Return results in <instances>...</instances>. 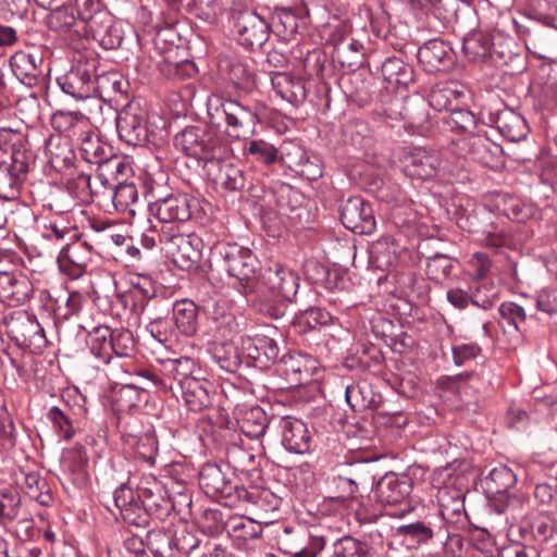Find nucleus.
<instances>
[{"label":"nucleus","instance_id":"obj_1","mask_svg":"<svg viewBox=\"0 0 557 557\" xmlns=\"http://www.w3.org/2000/svg\"><path fill=\"white\" fill-rule=\"evenodd\" d=\"M160 242L163 243L166 253L172 258L173 263L184 271H191L199 268L203 242L196 234H173L162 232Z\"/></svg>","mask_w":557,"mask_h":557},{"label":"nucleus","instance_id":"obj_2","mask_svg":"<svg viewBox=\"0 0 557 557\" xmlns=\"http://www.w3.org/2000/svg\"><path fill=\"white\" fill-rule=\"evenodd\" d=\"M215 110H221L225 117L226 133L234 139H246L256 132L260 122L258 111L250 109L231 98H216Z\"/></svg>","mask_w":557,"mask_h":557},{"label":"nucleus","instance_id":"obj_3","mask_svg":"<svg viewBox=\"0 0 557 557\" xmlns=\"http://www.w3.org/2000/svg\"><path fill=\"white\" fill-rule=\"evenodd\" d=\"M83 20L87 21L89 30L106 49H114L122 42L120 32L112 25V20L103 12H98V0H75Z\"/></svg>","mask_w":557,"mask_h":557},{"label":"nucleus","instance_id":"obj_4","mask_svg":"<svg viewBox=\"0 0 557 557\" xmlns=\"http://www.w3.org/2000/svg\"><path fill=\"white\" fill-rule=\"evenodd\" d=\"M412 488L411 480L406 475L386 473L376 484L374 495L376 500L383 506L400 505L398 511H388L389 516L403 517L411 510L407 503Z\"/></svg>","mask_w":557,"mask_h":557},{"label":"nucleus","instance_id":"obj_5","mask_svg":"<svg viewBox=\"0 0 557 557\" xmlns=\"http://www.w3.org/2000/svg\"><path fill=\"white\" fill-rule=\"evenodd\" d=\"M280 537V549L292 557H317L326 545L325 537L317 530H292L286 528Z\"/></svg>","mask_w":557,"mask_h":557},{"label":"nucleus","instance_id":"obj_6","mask_svg":"<svg viewBox=\"0 0 557 557\" xmlns=\"http://www.w3.org/2000/svg\"><path fill=\"white\" fill-rule=\"evenodd\" d=\"M227 273L237 278L244 286L250 287L256 278L258 260L249 249L236 245L219 247Z\"/></svg>","mask_w":557,"mask_h":557},{"label":"nucleus","instance_id":"obj_7","mask_svg":"<svg viewBox=\"0 0 557 557\" xmlns=\"http://www.w3.org/2000/svg\"><path fill=\"white\" fill-rule=\"evenodd\" d=\"M400 162L407 176L420 180L434 177L441 166L440 154L423 147L406 149L400 157Z\"/></svg>","mask_w":557,"mask_h":557},{"label":"nucleus","instance_id":"obj_8","mask_svg":"<svg viewBox=\"0 0 557 557\" xmlns=\"http://www.w3.org/2000/svg\"><path fill=\"white\" fill-rule=\"evenodd\" d=\"M343 225L358 234H370L375 228V219L371 206L361 197H351L341 210Z\"/></svg>","mask_w":557,"mask_h":557},{"label":"nucleus","instance_id":"obj_9","mask_svg":"<svg viewBox=\"0 0 557 557\" xmlns=\"http://www.w3.org/2000/svg\"><path fill=\"white\" fill-rule=\"evenodd\" d=\"M263 285L275 296L290 301L298 292L299 277L290 269L274 264L262 274Z\"/></svg>","mask_w":557,"mask_h":557},{"label":"nucleus","instance_id":"obj_10","mask_svg":"<svg viewBox=\"0 0 557 557\" xmlns=\"http://www.w3.org/2000/svg\"><path fill=\"white\" fill-rule=\"evenodd\" d=\"M174 146L186 156L203 159L207 158L215 144L210 133L199 127L190 126L175 136Z\"/></svg>","mask_w":557,"mask_h":557},{"label":"nucleus","instance_id":"obj_11","mask_svg":"<svg viewBox=\"0 0 557 557\" xmlns=\"http://www.w3.org/2000/svg\"><path fill=\"white\" fill-rule=\"evenodd\" d=\"M282 445L290 453L305 454L310 448L311 435L307 424L297 418L283 417L280 420Z\"/></svg>","mask_w":557,"mask_h":557},{"label":"nucleus","instance_id":"obj_12","mask_svg":"<svg viewBox=\"0 0 557 557\" xmlns=\"http://www.w3.org/2000/svg\"><path fill=\"white\" fill-rule=\"evenodd\" d=\"M457 145L460 153L485 166H494L500 154V148L497 145L480 135L467 134L458 140Z\"/></svg>","mask_w":557,"mask_h":557},{"label":"nucleus","instance_id":"obj_13","mask_svg":"<svg viewBox=\"0 0 557 557\" xmlns=\"http://www.w3.org/2000/svg\"><path fill=\"white\" fill-rule=\"evenodd\" d=\"M150 210L162 223L185 222L191 216L189 199L181 194L156 200Z\"/></svg>","mask_w":557,"mask_h":557},{"label":"nucleus","instance_id":"obj_14","mask_svg":"<svg viewBox=\"0 0 557 557\" xmlns=\"http://www.w3.org/2000/svg\"><path fill=\"white\" fill-rule=\"evenodd\" d=\"M240 41L249 47H261L269 38V24L255 12H243L236 22Z\"/></svg>","mask_w":557,"mask_h":557},{"label":"nucleus","instance_id":"obj_15","mask_svg":"<svg viewBox=\"0 0 557 557\" xmlns=\"http://www.w3.org/2000/svg\"><path fill=\"white\" fill-rule=\"evenodd\" d=\"M206 168L212 181L226 190H240L245 186L243 171L228 160L210 159Z\"/></svg>","mask_w":557,"mask_h":557},{"label":"nucleus","instance_id":"obj_16","mask_svg":"<svg viewBox=\"0 0 557 557\" xmlns=\"http://www.w3.org/2000/svg\"><path fill=\"white\" fill-rule=\"evenodd\" d=\"M418 59L429 73L443 71L453 62L450 47L440 39L430 40L420 47Z\"/></svg>","mask_w":557,"mask_h":557},{"label":"nucleus","instance_id":"obj_17","mask_svg":"<svg viewBox=\"0 0 557 557\" xmlns=\"http://www.w3.org/2000/svg\"><path fill=\"white\" fill-rule=\"evenodd\" d=\"M116 128L120 138L126 144L137 146L147 138V128L144 115L132 109L123 110L116 119Z\"/></svg>","mask_w":557,"mask_h":557},{"label":"nucleus","instance_id":"obj_18","mask_svg":"<svg viewBox=\"0 0 557 557\" xmlns=\"http://www.w3.org/2000/svg\"><path fill=\"white\" fill-rule=\"evenodd\" d=\"M86 182L91 193L111 198L112 203L117 211L129 213L135 212L132 206L135 205L138 199V191L133 183L117 182V185L114 184L112 188L107 186L108 189H94L89 177L86 178Z\"/></svg>","mask_w":557,"mask_h":557},{"label":"nucleus","instance_id":"obj_19","mask_svg":"<svg viewBox=\"0 0 557 557\" xmlns=\"http://www.w3.org/2000/svg\"><path fill=\"white\" fill-rule=\"evenodd\" d=\"M315 370V360L301 354L293 352L282 359V372L294 385L309 381Z\"/></svg>","mask_w":557,"mask_h":557},{"label":"nucleus","instance_id":"obj_20","mask_svg":"<svg viewBox=\"0 0 557 557\" xmlns=\"http://www.w3.org/2000/svg\"><path fill=\"white\" fill-rule=\"evenodd\" d=\"M210 383L205 380H188L178 388L181 398L190 411L199 412L211 405Z\"/></svg>","mask_w":557,"mask_h":557},{"label":"nucleus","instance_id":"obj_21","mask_svg":"<svg viewBox=\"0 0 557 557\" xmlns=\"http://www.w3.org/2000/svg\"><path fill=\"white\" fill-rule=\"evenodd\" d=\"M51 124L54 129L65 135L64 138H81L89 128V119L79 112L58 111L51 117Z\"/></svg>","mask_w":557,"mask_h":557},{"label":"nucleus","instance_id":"obj_22","mask_svg":"<svg viewBox=\"0 0 557 557\" xmlns=\"http://www.w3.org/2000/svg\"><path fill=\"white\" fill-rule=\"evenodd\" d=\"M30 290L25 277H16L10 273L0 274V301L18 306L28 299Z\"/></svg>","mask_w":557,"mask_h":557},{"label":"nucleus","instance_id":"obj_23","mask_svg":"<svg viewBox=\"0 0 557 557\" xmlns=\"http://www.w3.org/2000/svg\"><path fill=\"white\" fill-rule=\"evenodd\" d=\"M382 75L386 88L398 91L413 81V70L398 58H388L382 64Z\"/></svg>","mask_w":557,"mask_h":557},{"label":"nucleus","instance_id":"obj_24","mask_svg":"<svg viewBox=\"0 0 557 557\" xmlns=\"http://www.w3.org/2000/svg\"><path fill=\"white\" fill-rule=\"evenodd\" d=\"M15 482L20 488L32 499L41 505H48L51 496L47 490V482L36 471L20 469L15 473Z\"/></svg>","mask_w":557,"mask_h":557},{"label":"nucleus","instance_id":"obj_25","mask_svg":"<svg viewBox=\"0 0 557 557\" xmlns=\"http://www.w3.org/2000/svg\"><path fill=\"white\" fill-rule=\"evenodd\" d=\"M46 154L50 165L62 172L69 169L74 161V151L67 138L51 136L46 144Z\"/></svg>","mask_w":557,"mask_h":557},{"label":"nucleus","instance_id":"obj_26","mask_svg":"<svg viewBox=\"0 0 557 557\" xmlns=\"http://www.w3.org/2000/svg\"><path fill=\"white\" fill-rule=\"evenodd\" d=\"M496 125L499 133L510 141H520L524 139L529 133L524 117L509 109L499 112Z\"/></svg>","mask_w":557,"mask_h":557},{"label":"nucleus","instance_id":"obj_27","mask_svg":"<svg viewBox=\"0 0 557 557\" xmlns=\"http://www.w3.org/2000/svg\"><path fill=\"white\" fill-rule=\"evenodd\" d=\"M138 498L148 510L165 508L169 505V497L164 486L154 478H145L140 481Z\"/></svg>","mask_w":557,"mask_h":557},{"label":"nucleus","instance_id":"obj_28","mask_svg":"<svg viewBox=\"0 0 557 557\" xmlns=\"http://www.w3.org/2000/svg\"><path fill=\"white\" fill-rule=\"evenodd\" d=\"M127 170L125 162L111 153L98 166L94 184L96 185L98 181L102 188L108 189L107 186L112 188L114 184L117 185V182H121L120 178L125 176Z\"/></svg>","mask_w":557,"mask_h":557},{"label":"nucleus","instance_id":"obj_29","mask_svg":"<svg viewBox=\"0 0 557 557\" xmlns=\"http://www.w3.org/2000/svg\"><path fill=\"white\" fill-rule=\"evenodd\" d=\"M81 144V153L82 157L89 163L97 164L100 163L111 154V147L100 140V138L95 135L90 127L84 132V135L81 138H76Z\"/></svg>","mask_w":557,"mask_h":557},{"label":"nucleus","instance_id":"obj_30","mask_svg":"<svg viewBox=\"0 0 557 557\" xmlns=\"http://www.w3.org/2000/svg\"><path fill=\"white\" fill-rule=\"evenodd\" d=\"M112 331L106 325L94 327L88 333L87 344L94 356L108 363L113 356Z\"/></svg>","mask_w":557,"mask_h":557},{"label":"nucleus","instance_id":"obj_31","mask_svg":"<svg viewBox=\"0 0 557 557\" xmlns=\"http://www.w3.org/2000/svg\"><path fill=\"white\" fill-rule=\"evenodd\" d=\"M199 480L207 494L221 496L231 494L232 484L216 466L208 465L203 467Z\"/></svg>","mask_w":557,"mask_h":557},{"label":"nucleus","instance_id":"obj_32","mask_svg":"<svg viewBox=\"0 0 557 557\" xmlns=\"http://www.w3.org/2000/svg\"><path fill=\"white\" fill-rule=\"evenodd\" d=\"M276 94L284 100L294 103L306 98V89L300 81L285 73H276L271 77Z\"/></svg>","mask_w":557,"mask_h":557},{"label":"nucleus","instance_id":"obj_33","mask_svg":"<svg viewBox=\"0 0 557 557\" xmlns=\"http://www.w3.org/2000/svg\"><path fill=\"white\" fill-rule=\"evenodd\" d=\"M173 320L182 334L191 336L197 332V306L190 300L177 301L173 307Z\"/></svg>","mask_w":557,"mask_h":557},{"label":"nucleus","instance_id":"obj_34","mask_svg":"<svg viewBox=\"0 0 557 557\" xmlns=\"http://www.w3.org/2000/svg\"><path fill=\"white\" fill-rule=\"evenodd\" d=\"M163 371L166 376L177 382L178 388L188 380H198L194 375L197 371V364L189 357L166 360L163 364Z\"/></svg>","mask_w":557,"mask_h":557},{"label":"nucleus","instance_id":"obj_35","mask_svg":"<svg viewBox=\"0 0 557 557\" xmlns=\"http://www.w3.org/2000/svg\"><path fill=\"white\" fill-rule=\"evenodd\" d=\"M492 38L483 32H474L463 40L462 49L469 60L484 61L491 54Z\"/></svg>","mask_w":557,"mask_h":557},{"label":"nucleus","instance_id":"obj_36","mask_svg":"<svg viewBox=\"0 0 557 557\" xmlns=\"http://www.w3.org/2000/svg\"><path fill=\"white\" fill-rule=\"evenodd\" d=\"M239 426L246 436L259 438L265 433L268 416L260 407H252L243 414Z\"/></svg>","mask_w":557,"mask_h":557},{"label":"nucleus","instance_id":"obj_37","mask_svg":"<svg viewBox=\"0 0 557 557\" xmlns=\"http://www.w3.org/2000/svg\"><path fill=\"white\" fill-rule=\"evenodd\" d=\"M10 65L14 75L23 83L32 84L39 71L36 64V58L24 51L15 52L10 59Z\"/></svg>","mask_w":557,"mask_h":557},{"label":"nucleus","instance_id":"obj_38","mask_svg":"<svg viewBox=\"0 0 557 557\" xmlns=\"http://www.w3.org/2000/svg\"><path fill=\"white\" fill-rule=\"evenodd\" d=\"M125 443L134 448L139 458L153 463L158 450V442L151 432L147 431L138 436L127 433L125 434Z\"/></svg>","mask_w":557,"mask_h":557},{"label":"nucleus","instance_id":"obj_39","mask_svg":"<svg viewBox=\"0 0 557 557\" xmlns=\"http://www.w3.org/2000/svg\"><path fill=\"white\" fill-rule=\"evenodd\" d=\"M64 92L76 99L90 98L94 92V86L90 76L86 73L71 72L61 84Z\"/></svg>","mask_w":557,"mask_h":557},{"label":"nucleus","instance_id":"obj_40","mask_svg":"<svg viewBox=\"0 0 557 557\" xmlns=\"http://www.w3.org/2000/svg\"><path fill=\"white\" fill-rule=\"evenodd\" d=\"M248 350L249 356L260 362L274 361L280 354L276 342L265 335H256L251 338Z\"/></svg>","mask_w":557,"mask_h":557},{"label":"nucleus","instance_id":"obj_41","mask_svg":"<svg viewBox=\"0 0 557 557\" xmlns=\"http://www.w3.org/2000/svg\"><path fill=\"white\" fill-rule=\"evenodd\" d=\"M262 527L249 518H234L228 522V533L234 541L246 542L259 537Z\"/></svg>","mask_w":557,"mask_h":557},{"label":"nucleus","instance_id":"obj_42","mask_svg":"<svg viewBox=\"0 0 557 557\" xmlns=\"http://www.w3.org/2000/svg\"><path fill=\"white\" fill-rule=\"evenodd\" d=\"M463 96V91L450 86H436L429 95V104L436 111L451 110L453 102Z\"/></svg>","mask_w":557,"mask_h":557},{"label":"nucleus","instance_id":"obj_43","mask_svg":"<svg viewBox=\"0 0 557 557\" xmlns=\"http://www.w3.org/2000/svg\"><path fill=\"white\" fill-rule=\"evenodd\" d=\"M76 13L74 8L62 5L51 11L47 17L50 29L59 33H67L76 24Z\"/></svg>","mask_w":557,"mask_h":557},{"label":"nucleus","instance_id":"obj_44","mask_svg":"<svg viewBox=\"0 0 557 557\" xmlns=\"http://www.w3.org/2000/svg\"><path fill=\"white\" fill-rule=\"evenodd\" d=\"M332 557H372L366 543L354 537L345 536L334 544Z\"/></svg>","mask_w":557,"mask_h":557},{"label":"nucleus","instance_id":"obj_45","mask_svg":"<svg viewBox=\"0 0 557 557\" xmlns=\"http://www.w3.org/2000/svg\"><path fill=\"white\" fill-rule=\"evenodd\" d=\"M498 311L500 314L499 324L505 331L507 326L513 331H518L519 325L527 319L524 309L515 302L502 304Z\"/></svg>","mask_w":557,"mask_h":557},{"label":"nucleus","instance_id":"obj_46","mask_svg":"<svg viewBox=\"0 0 557 557\" xmlns=\"http://www.w3.org/2000/svg\"><path fill=\"white\" fill-rule=\"evenodd\" d=\"M62 256L78 270L83 271L91 259V248L86 243L76 242L69 245L62 251Z\"/></svg>","mask_w":557,"mask_h":557},{"label":"nucleus","instance_id":"obj_47","mask_svg":"<svg viewBox=\"0 0 557 557\" xmlns=\"http://www.w3.org/2000/svg\"><path fill=\"white\" fill-rule=\"evenodd\" d=\"M48 418L52 422L57 433L66 441H70L75 435L73 420L70 414L59 407L50 408Z\"/></svg>","mask_w":557,"mask_h":557},{"label":"nucleus","instance_id":"obj_48","mask_svg":"<svg viewBox=\"0 0 557 557\" xmlns=\"http://www.w3.org/2000/svg\"><path fill=\"white\" fill-rule=\"evenodd\" d=\"M147 547L156 557H166L171 552L173 539L170 534L161 530H152L148 532Z\"/></svg>","mask_w":557,"mask_h":557},{"label":"nucleus","instance_id":"obj_49","mask_svg":"<svg viewBox=\"0 0 557 557\" xmlns=\"http://www.w3.org/2000/svg\"><path fill=\"white\" fill-rule=\"evenodd\" d=\"M499 298V290L493 284L483 283L472 294L471 304L487 310L494 306Z\"/></svg>","mask_w":557,"mask_h":557},{"label":"nucleus","instance_id":"obj_50","mask_svg":"<svg viewBox=\"0 0 557 557\" xmlns=\"http://www.w3.org/2000/svg\"><path fill=\"white\" fill-rule=\"evenodd\" d=\"M21 498L13 491L0 492V521L7 522L16 518Z\"/></svg>","mask_w":557,"mask_h":557},{"label":"nucleus","instance_id":"obj_51","mask_svg":"<svg viewBox=\"0 0 557 557\" xmlns=\"http://www.w3.org/2000/svg\"><path fill=\"white\" fill-rule=\"evenodd\" d=\"M247 151L257 158L260 162L265 164H272L276 161L277 149L264 141V140H252L247 147Z\"/></svg>","mask_w":557,"mask_h":557},{"label":"nucleus","instance_id":"obj_52","mask_svg":"<svg viewBox=\"0 0 557 557\" xmlns=\"http://www.w3.org/2000/svg\"><path fill=\"white\" fill-rule=\"evenodd\" d=\"M143 392L134 385L122 386L116 393V406L120 410H128L138 406L141 401Z\"/></svg>","mask_w":557,"mask_h":557},{"label":"nucleus","instance_id":"obj_53","mask_svg":"<svg viewBox=\"0 0 557 557\" xmlns=\"http://www.w3.org/2000/svg\"><path fill=\"white\" fill-rule=\"evenodd\" d=\"M448 123L453 128L461 129L468 134H472L475 127V116L468 110L453 108L450 110Z\"/></svg>","mask_w":557,"mask_h":557},{"label":"nucleus","instance_id":"obj_54","mask_svg":"<svg viewBox=\"0 0 557 557\" xmlns=\"http://www.w3.org/2000/svg\"><path fill=\"white\" fill-rule=\"evenodd\" d=\"M18 182V176L10 171L9 165L0 164V197L14 198Z\"/></svg>","mask_w":557,"mask_h":557},{"label":"nucleus","instance_id":"obj_55","mask_svg":"<svg viewBox=\"0 0 557 557\" xmlns=\"http://www.w3.org/2000/svg\"><path fill=\"white\" fill-rule=\"evenodd\" d=\"M87 462L83 447H75L63 454L62 466L69 472H79Z\"/></svg>","mask_w":557,"mask_h":557},{"label":"nucleus","instance_id":"obj_56","mask_svg":"<svg viewBox=\"0 0 557 557\" xmlns=\"http://www.w3.org/2000/svg\"><path fill=\"white\" fill-rule=\"evenodd\" d=\"M173 539L174 546L182 553L189 554L193 550H195L200 541L196 536V534L186 528H183L182 530H178L175 532V535Z\"/></svg>","mask_w":557,"mask_h":557},{"label":"nucleus","instance_id":"obj_57","mask_svg":"<svg viewBox=\"0 0 557 557\" xmlns=\"http://www.w3.org/2000/svg\"><path fill=\"white\" fill-rule=\"evenodd\" d=\"M24 141V136L21 132L12 128H0V149L8 152L18 151Z\"/></svg>","mask_w":557,"mask_h":557},{"label":"nucleus","instance_id":"obj_58","mask_svg":"<svg viewBox=\"0 0 557 557\" xmlns=\"http://www.w3.org/2000/svg\"><path fill=\"white\" fill-rule=\"evenodd\" d=\"M536 306L539 310L554 314L557 313V289L543 288L539 292L536 298Z\"/></svg>","mask_w":557,"mask_h":557},{"label":"nucleus","instance_id":"obj_59","mask_svg":"<svg viewBox=\"0 0 557 557\" xmlns=\"http://www.w3.org/2000/svg\"><path fill=\"white\" fill-rule=\"evenodd\" d=\"M113 355L117 357L128 356L134 348L133 336L127 331L112 333Z\"/></svg>","mask_w":557,"mask_h":557},{"label":"nucleus","instance_id":"obj_60","mask_svg":"<svg viewBox=\"0 0 557 557\" xmlns=\"http://www.w3.org/2000/svg\"><path fill=\"white\" fill-rule=\"evenodd\" d=\"M114 503L122 512L134 511L137 507L134 492L131 487L121 486L114 492Z\"/></svg>","mask_w":557,"mask_h":557},{"label":"nucleus","instance_id":"obj_61","mask_svg":"<svg viewBox=\"0 0 557 557\" xmlns=\"http://www.w3.org/2000/svg\"><path fill=\"white\" fill-rule=\"evenodd\" d=\"M398 532L400 534L410 535L419 542L428 541L433 535L432 530L421 522L400 525Z\"/></svg>","mask_w":557,"mask_h":557},{"label":"nucleus","instance_id":"obj_62","mask_svg":"<svg viewBox=\"0 0 557 557\" xmlns=\"http://www.w3.org/2000/svg\"><path fill=\"white\" fill-rule=\"evenodd\" d=\"M480 352V347L475 344H462L453 348L454 359L457 364H462L466 360L475 357Z\"/></svg>","mask_w":557,"mask_h":557},{"label":"nucleus","instance_id":"obj_63","mask_svg":"<svg viewBox=\"0 0 557 557\" xmlns=\"http://www.w3.org/2000/svg\"><path fill=\"white\" fill-rule=\"evenodd\" d=\"M447 300L457 309H465L471 304V297L466 290L456 287L451 288L446 294Z\"/></svg>","mask_w":557,"mask_h":557},{"label":"nucleus","instance_id":"obj_64","mask_svg":"<svg viewBox=\"0 0 557 557\" xmlns=\"http://www.w3.org/2000/svg\"><path fill=\"white\" fill-rule=\"evenodd\" d=\"M306 322L311 326L325 325L331 321L330 313L321 308H311L305 313Z\"/></svg>","mask_w":557,"mask_h":557}]
</instances>
